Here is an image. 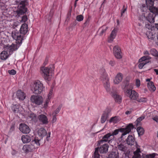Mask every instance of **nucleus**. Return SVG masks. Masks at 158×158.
Masks as SVG:
<instances>
[{
    "instance_id": "nucleus-1",
    "label": "nucleus",
    "mask_w": 158,
    "mask_h": 158,
    "mask_svg": "<svg viewBox=\"0 0 158 158\" xmlns=\"http://www.w3.org/2000/svg\"><path fill=\"white\" fill-rule=\"evenodd\" d=\"M28 31V25L26 23H24L22 25L20 28V32L17 30L13 31L11 36L14 39L16 40V43L19 45H20L22 44V41L25 39V35Z\"/></svg>"
},
{
    "instance_id": "nucleus-2",
    "label": "nucleus",
    "mask_w": 158,
    "mask_h": 158,
    "mask_svg": "<svg viewBox=\"0 0 158 158\" xmlns=\"http://www.w3.org/2000/svg\"><path fill=\"white\" fill-rule=\"evenodd\" d=\"M99 73L101 75L100 78L103 83L104 86L106 91L111 94L110 88V83L108 75L105 69L102 68L100 70Z\"/></svg>"
},
{
    "instance_id": "nucleus-3",
    "label": "nucleus",
    "mask_w": 158,
    "mask_h": 158,
    "mask_svg": "<svg viewBox=\"0 0 158 158\" xmlns=\"http://www.w3.org/2000/svg\"><path fill=\"white\" fill-rule=\"evenodd\" d=\"M30 88L32 92L36 94H40L44 89L43 84L39 80L34 81L31 85Z\"/></svg>"
},
{
    "instance_id": "nucleus-4",
    "label": "nucleus",
    "mask_w": 158,
    "mask_h": 158,
    "mask_svg": "<svg viewBox=\"0 0 158 158\" xmlns=\"http://www.w3.org/2000/svg\"><path fill=\"white\" fill-rule=\"evenodd\" d=\"M40 140L35 138L31 142V145H25L22 148L23 150L25 152H28L31 150L33 148H37L40 145Z\"/></svg>"
},
{
    "instance_id": "nucleus-5",
    "label": "nucleus",
    "mask_w": 158,
    "mask_h": 158,
    "mask_svg": "<svg viewBox=\"0 0 158 158\" xmlns=\"http://www.w3.org/2000/svg\"><path fill=\"white\" fill-rule=\"evenodd\" d=\"M41 70L44 74V77L45 80L50 81L52 77L53 74V67H43Z\"/></svg>"
},
{
    "instance_id": "nucleus-6",
    "label": "nucleus",
    "mask_w": 158,
    "mask_h": 158,
    "mask_svg": "<svg viewBox=\"0 0 158 158\" xmlns=\"http://www.w3.org/2000/svg\"><path fill=\"white\" fill-rule=\"evenodd\" d=\"M15 3L17 5L18 9L17 10V15L19 16L24 13L26 11V8L25 7L26 2L24 1H15Z\"/></svg>"
},
{
    "instance_id": "nucleus-7",
    "label": "nucleus",
    "mask_w": 158,
    "mask_h": 158,
    "mask_svg": "<svg viewBox=\"0 0 158 158\" xmlns=\"http://www.w3.org/2000/svg\"><path fill=\"white\" fill-rule=\"evenodd\" d=\"M124 128H121L115 130L112 133H108L103 136L102 138V140L100 142H102V141H106L108 140V139L110 137H113L114 136V135H116L118 134L119 131L123 132L124 131Z\"/></svg>"
},
{
    "instance_id": "nucleus-8",
    "label": "nucleus",
    "mask_w": 158,
    "mask_h": 158,
    "mask_svg": "<svg viewBox=\"0 0 158 158\" xmlns=\"http://www.w3.org/2000/svg\"><path fill=\"white\" fill-rule=\"evenodd\" d=\"M151 57L148 56H143L139 60L140 63L139 64V67L140 69H142L145 65L151 62L150 60Z\"/></svg>"
},
{
    "instance_id": "nucleus-9",
    "label": "nucleus",
    "mask_w": 158,
    "mask_h": 158,
    "mask_svg": "<svg viewBox=\"0 0 158 158\" xmlns=\"http://www.w3.org/2000/svg\"><path fill=\"white\" fill-rule=\"evenodd\" d=\"M155 14L153 12H152L148 13V16L145 17V15H143L140 17L139 19L140 20L142 21L147 20L150 23H153L154 21V16Z\"/></svg>"
},
{
    "instance_id": "nucleus-10",
    "label": "nucleus",
    "mask_w": 158,
    "mask_h": 158,
    "mask_svg": "<svg viewBox=\"0 0 158 158\" xmlns=\"http://www.w3.org/2000/svg\"><path fill=\"white\" fill-rule=\"evenodd\" d=\"M30 100L32 102L38 105L41 104L43 101V98L41 96L34 95L31 96Z\"/></svg>"
},
{
    "instance_id": "nucleus-11",
    "label": "nucleus",
    "mask_w": 158,
    "mask_h": 158,
    "mask_svg": "<svg viewBox=\"0 0 158 158\" xmlns=\"http://www.w3.org/2000/svg\"><path fill=\"white\" fill-rule=\"evenodd\" d=\"M126 92L127 94V96L132 100H137L139 95L138 94L135 90H131L130 89H127Z\"/></svg>"
},
{
    "instance_id": "nucleus-12",
    "label": "nucleus",
    "mask_w": 158,
    "mask_h": 158,
    "mask_svg": "<svg viewBox=\"0 0 158 158\" xmlns=\"http://www.w3.org/2000/svg\"><path fill=\"white\" fill-rule=\"evenodd\" d=\"M113 53L115 57L117 59H120L122 57L121 48L118 45H116L114 47Z\"/></svg>"
},
{
    "instance_id": "nucleus-13",
    "label": "nucleus",
    "mask_w": 158,
    "mask_h": 158,
    "mask_svg": "<svg viewBox=\"0 0 158 158\" xmlns=\"http://www.w3.org/2000/svg\"><path fill=\"white\" fill-rule=\"evenodd\" d=\"M37 119L39 122L43 124L46 125L48 123V118L44 114H41L37 117Z\"/></svg>"
},
{
    "instance_id": "nucleus-14",
    "label": "nucleus",
    "mask_w": 158,
    "mask_h": 158,
    "mask_svg": "<svg viewBox=\"0 0 158 158\" xmlns=\"http://www.w3.org/2000/svg\"><path fill=\"white\" fill-rule=\"evenodd\" d=\"M19 129L23 133H29L31 131L29 127L25 124L21 123L19 125Z\"/></svg>"
},
{
    "instance_id": "nucleus-15",
    "label": "nucleus",
    "mask_w": 158,
    "mask_h": 158,
    "mask_svg": "<svg viewBox=\"0 0 158 158\" xmlns=\"http://www.w3.org/2000/svg\"><path fill=\"white\" fill-rule=\"evenodd\" d=\"M19 46L20 45L18 44H12L11 45H6L5 48L9 52L10 54L13 51L17 50Z\"/></svg>"
},
{
    "instance_id": "nucleus-16",
    "label": "nucleus",
    "mask_w": 158,
    "mask_h": 158,
    "mask_svg": "<svg viewBox=\"0 0 158 158\" xmlns=\"http://www.w3.org/2000/svg\"><path fill=\"white\" fill-rule=\"evenodd\" d=\"M109 146L107 144H104L101 145L100 147H98V151H99L101 153H106L108 149Z\"/></svg>"
},
{
    "instance_id": "nucleus-17",
    "label": "nucleus",
    "mask_w": 158,
    "mask_h": 158,
    "mask_svg": "<svg viewBox=\"0 0 158 158\" xmlns=\"http://www.w3.org/2000/svg\"><path fill=\"white\" fill-rule=\"evenodd\" d=\"M133 128L134 126L132 123L129 124L128 125L126 126L125 128H124V130L123 132L121 137H123V136L129 133L131 131V130L133 129Z\"/></svg>"
},
{
    "instance_id": "nucleus-18",
    "label": "nucleus",
    "mask_w": 158,
    "mask_h": 158,
    "mask_svg": "<svg viewBox=\"0 0 158 158\" xmlns=\"http://www.w3.org/2000/svg\"><path fill=\"white\" fill-rule=\"evenodd\" d=\"M110 111L109 110H107L105 111L103 114L101 118V122L102 123H104L109 116V114Z\"/></svg>"
},
{
    "instance_id": "nucleus-19",
    "label": "nucleus",
    "mask_w": 158,
    "mask_h": 158,
    "mask_svg": "<svg viewBox=\"0 0 158 158\" xmlns=\"http://www.w3.org/2000/svg\"><path fill=\"white\" fill-rule=\"evenodd\" d=\"M123 75L121 73H118L114 80V84H117L120 82L123 79Z\"/></svg>"
},
{
    "instance_id": "nucleus-20",
    "label": "nucleus",
    "mask_w": 158,
    "mask_h": 158,
    "mask_svg": "<svg viewBox=\"0 0 158 158\" xmlns=\"http://www.w3.org/2000/svg\"><path fill=\"white\" fill-rule=\"evenodd\" d=\"M16 96L20 100H24L26 97L25 93L21 90H18L16 93Z\"/></svg>"
},
{
    "instance_id": "nucleus-21",
    "label": "nucleus",
    "mask_w": 158,
    "mask_h": 158,
    "mask_svg": "<svg viewBox=\"0 0 158 158\" xmlns=\"http://www.w3.org/2000/svg\"><path fill=\"white\" fill-rule=\"evenodd\" d=\"M117 31L118 29L116 28H114L112 30L108 39V41L109 42H111L115 38L116 35Z\"/></svg>"
},
{
    "instance_id": "nucleus-22",
    "label": "nucleus",
    "mask_w": 158,
    "mask_h": 158,
    "mask_svg": "<svg viewBox=\"0 0 158 158\" xmlns=\"http://www.w3.org/2000/svg\"><path fill=\"white\" fill-rule=\"evenodd\" d=\"M135 139L134 137L131 135H129L126 139V143L128 145H132L135 143Z\"/></svg>"
},
{
    "instance_id": "nucleus-23",
    "label": "nucleus",
    "mask_w": 158,
    "mask_h": 158,
    "mask_svg": "<svg viewBox=\"0 0 158 158\" xmlns=\"http://www.w3.org/2000/svg\"><path fill=\"white\" fill-rule=\"evenodd\" d=\"M21 139L23 143H26L31 141V138L29 135H22Z\"/></svg>"
},
{
    "instance_id": "nucleus-24",
    "label": "nucleus",
    "mask_w": 158,
    "mask_h": 158,
    "mask_svg": "<svg viewBox=\"0 0 158 158\" xmlns=\"http://www.w3.org/2000/svg\"><path fill=\"white\" fill-rule=\"evenodd\" d=\"M112 96L114 99L115 101L118 103H120L122 101V98L119 95H118L115 92L111 93Z\"/></svg>"
},
{
    "instance_id": "nucleus-25",
    "label": "nucleus",
    "mask_w": 158,
    "mask_h": 158,
    "mask_svg": "<svg viewBox=\"0 0 158 158\" xmlns=\"http://www.w3.org/2000/svg\"><path fill=\"white\" fill-rule=\"evenodd\" d=\"M47 134L46 130L43 128L39 129L38 131V134L41 138H43Z\"/></svg>"
},
{
    "instance_id": "nucleus-26",
    "label": "nucleus",
    "mask_w": 158,
    "mask_h": 158,
    "mask_svg": "<svg viewBox=\"0 0 158 158\" xmlns=\"http://www.w3.org/2000/svg\"><path fill=\"white\" fill-rule=\"evenodd\" d=\"M114 137H110V138H108V140L106 141H102V142H100V141L102 140V139L98 141V143L97 144V146H99L102 143H103V142H108V143L110 144V145L111 146H113L114 143H112V142L113 141H114Z\"/></svg>"
},
{
    "instance_id": "nucleus-27",
    "label": "nucleus",
    "mask_w": 158,
    "mask_h": 158,
    "mask_svg": "<svg viewBox=\"0 0 158 158\" xmlns=\"http://www.w3.org/2000/svg\"><path fill=\"white\" fill-rule=\"evenodd\" d=\"M9 57V54L7 51H3L0 54V58L1 60H5Z\"/></svg>"
},
{
    "instance_id": "nucleus-28",
    "label": "nucleus",
    "mask_w": 158,
    "mask_h": 158,
    "mask_svg": "<svg viewBox=\"0 0 158 158\" xmlns=\"http://www.w3.org/2000/svg\"><path fill=\"white\" fill-rule=\"evenodd\" d=\"M148 87L150 91L151 92H154L156 89V88L154 85L153 82H148Z\"/></svg>"
},
{
    "instance_id": "nucleus-29",
    "label": "nucleus",
    "mask_w": 158,
    "mask_h": 158,
    "mask_svg": "<svg viewBox=\"0 0 158 158\" xmlns=\"http://www.w3.org/2000/svg\"><path fill=\"white\" fill-rule=\"evenodd\" d=\"M141 152L140 149L138 148L135 151L133 152L134 155L132 158H140L141 155L140 153Z\"/></svg>"
},
{
    "instance_id": "nucleus-30",
    "label": "nucleus",
    "mask_w": 158,
    "mask_h": 158,
    "mask_svg": "<svg viewBox=\"0 0 158 158\" xmlns=\"http://www.w3.org/2000/svg\"><path fill=\"white\" fill-rule=\"evenodd\" d=\"M118 149L124 153L127 150V147L122 143H120L118 146Z\"/></svg>"
},
{
    "instance_id": "nucleus-31",
    "label": "nucleus",
    "mask_w": 158,
    "mask_h": 158,
    "mask_svg": "<svg viewBox=\"0 0 158 158\" xmlns=\"http://www.w3.org/2000/svg\"><path fill=\"white\" fill-rule=\"evenodd\" d=\"M120 120V117L118 116L111 117L110 120V122H113L114 123H116L119 122Z\"/></svg>"
},
{
    "instance_id": "nucleus-32",
    "label": "nucleus",
    "mask_w": 158,
    "mask_h": 158,
    "mask_svg": "<svg viewBox=\"0 0 158 158\" xmlns=\"http://www.w3.org/2000/svg\"><path fill=\"white\" fill-rule=\"evenodd\" d=\"M150 53L152 55L156 57V60H158V52L156 49H152L150 50Z\"/></svg>"
},
{
    "instance_id": "nucleus-33",
    "label": "nucleus",
    "mask_w": 158,
    "mask_h": 158,
    "mask_svg": "<svg viewBox=\"0 0 158 158\" xmlns=\"http://www.w3.org/2000/svg\"><path fill=\"white\" fill-rule=\"evenodd\" d=\"M118 154L116 152H111L108 156V158H118Z\"/></svg>"
},
{
    "instance_id": "nucleus-34",
    "label": "nucleus",
    "mask_w": 158,
    "mask_h": 158,
    "mask_svg": "<svg viewBox=\"0 0 158 158\" xmlns=\"http://www.w3.org/2000/svg\"><path fill=\"white\" fill-rule=\"evenodd\" d=\"M20 106L18 105H14L12 107V110L15 113H18L19 111V109Z\"/></svg>"
},
{
    "instance_id": "nucleus-35",
    "label": "nucleus",
    "mask_w": 158,
    "mask_h": 158,
    "mask_svg": "<svg viewBox=\"0 0 158 158\" xmlns=\"http://www.w3.org/2000/svg\"><path fill=\"white\" fill-rule=\"evenodd\" d=\"M154 0H146V4L148 6L150 7H152L154 4Z\"/></svg>"
},
{
    "instance_id": "nucleus-36",
    "label": "nucleus",
    "mask_w": 158,
    "mask_h": 158,
    "mask_svg": "<svg viewBox=\"0 0 158 158\" xmlns=\"http://www.w3.org/2000/svg\"><path fill=\"white\" fill-rule=\"evenodd\" d=\"M62 106V105H59L56 109L53 112L52 115H56V114L60 112Z\"/></svg>"
},
{
    "instance_id": "nucleus-37",
    "label": "nucleus",
    "mask_w": 158,
    "mask_h": 158,
    "mask_svg": "<svg viewBox=\"0 0 158 158\" xmlns=\"http://www.w3.org/2000/svg\"><path fill=\"white\" fill-rule=\"evenodd\" d=\"M29 117L31 118V119L33 120L34 122H36L37 120V118L36 115L34 113H31L29 115Z\"/></svg>"
},
{
    "instance_id": "nucleus-38",
    "label": "nucleus",
    "mask_w": 158,
    "mask_h": 158,
    "mask_svg": "<svg viewBox=\"0 0 158 158\" xmlns=\"http://www.w3.org/2000/svg\"><path fill=\"white\" fill-rule=\"evenodd\" d=\"M137 131L139 135H142L144 133V130L142 127H138L137 128Z\"/></svg>"
},
{
    "instance_id": "nucleus-39",
    "label": "nucleus",
    "mask_w": 158,
    "mask_h": 158,
    "mask_svg": "<svg viewBox=\"0 0 158 158\" xmlns=\"http://www.w3.org/2000/svg\"><path fill=\"white\" fill-rule=\"evenodd\" d=\"M100 155L98 153V148H95L94 158H100Z\"/></svg>"
},
{
    "instance_id": "nucleus-40",
    "label": "nucleus",
    "mask_w": 158,
    "mask_h": 158,
    "mask_svg": "<svg viewBox=\"0 0 158 158\" xmlns=\"http://www.w3.org/2000/svg\"><path fill=\"white\" fill-rule=\"evenodd\" d=\"M136 100L140 102H147V99L145 98L140 97L139 98H138Z\"/></svg>"
},
{
    "instance_id": "nucleus-41",
    "label": "nucleus",
    "mask_w": 158,
    "mask_h": 158,
    "mask_svg": "<svg viewBox=\"0 0 158 158\" xmlns=\"http://www.w3.org/2000/svg\"><path fill=\"white\" fill-rule=\"evenodd\" d=\"M127 6L125 7L124 5L123 6V8L121 10V17H122L123 14L127 11Z\"/></svg>"
},
{
    "instance_id": "nucleus-42",
    "label": "nucleus",
    "mask_w": 158,
    "mask_h": 158,
    "mask_svg": "<svg viewBox=\"0 0 158 158\" xmlns=\"http://www.w3.org/2000/svg\"><path fill=\"white\" fill-rule=\"evenodd\" d=\"M50 99L47 98L44 105V108H45V109L47 108L48 107V105L50 102Z\"/></svg>"
},
{
    "instance_id": "nucleus-43",
    "label": "nucleus",
    "mask_w": 158,
    "mask_h": 158,
    "mask_svg": "<svg viewBox=\"0 0 158 158\" xmlns=\"http://www.w3.org/2000/svg\"><path fill=\"white\" fill-rule=\"evenodd\" d=\"M53 96V89H52L50 90V91L47 96V98L51 99Z\"/></svg>"
},
{
    "instance_id": "nucleus-44",
    "label": "nucleus",
    "mask_w": 158,
    "mask_h": 158,
    "mask_svg": "<svg viewBox=\"0 0 158 158\" xmlns=\"http://www.w3.org/2000/svg\"><path fill=\"white\" fill-rule=\"evenodd\" d=\"M155 153H153L149 155H147L145 156V158H154L155 157Z\"/></svg>"
},
{
    "instance_id": "nucleus-45",
    "label": "nucleus",
    "mask_w": 158,
    "mask_h": 158,
    "mask_svg": "<svg viewBox=\"0 0 158 158\" xmlns=\"http://www.w3.org/2000/svg\"><path fill=\"white\" fill-rule=\"evenodd\" d=\"M140 8L143 12H146L148 10V8L145 5H142Z\"/></svg>"
},
{
    "instance_id": "nucleus-46",
    "label": "nucleus",
    "mask_w": 158,
    "mask_h": 158,
    "mask_svg": "<svg viewBox=\"0 0 158 158\" xmlns=\"http://www.w3.org/2000/svg\"><path fill=\"white\" fill-rule=\"evenodd\" d=\"M20 25V23L18 21H15L13 24V27L14 28H15Z\"/></svg>"
},
{
    "instance_id": "nucleus-47",
    "label": "nucleus",
    "mask_w": 158,
    "mask_h": 158,
    "mask_svg": "<svg viewBox=\"0 0 158 158\" xmlns=\"http://www.w3.org/2000/svg\"><path fill=\"white\" fill-rule=\"evenodd\" d=\"M8 73L10 75H14L16 73V71L14 69H12L8 71Z\"/></svg>"
},
{
    "instance_id": "nucleus-48",
    "label": "nucleus",
    "mask_w": 158,
    "mask_h": 158,
    "mask_svg": "<svg viewBox=\"0 0 158 158\" xmlns=\"http://www.w3.org/2000/svg\"><path fill=\"white\" fill-rule=\"evenodd\" d=\"M27 19V16L24 15L22 18L21 21L23 22H26Z\"/></svg>"
},
{
    "instance_id": "nucleus-49",
    "label": "nucleus",
    "mask_w": 158,
    "mask_h": 158,
    "mask_svg": "<svg viewBox=\"0 0 158 158\" xmlns=\"http://www.w3.org/2000/svg\"><path fill=\"white\" fill-rule=\"evenodd\" d=\"M52 123H55L56 120V115H52Z\"/></svg>"
},
{
    "instance_id": "nucleus-50",
    "label": "nucleus",
    "mask_w": 158,
    "mask_h": 158,
    "mask_svg": "<svg viewBox=\"0 0 158 158\" xmlns=\"http://www.w3.org/2000/svg\"><path fill=\"white\" fill-rule=\"evenodd\" d=\"M140 81L138 79H137L136 81V86L138 87H139L140 85Z\"/></svg>"
},
{
    "instance_id": "nucleus-51",
    "label": "nucleus",
    "mask_w": 158,
    "mask_h": 158,
    "mask_svg": "<svg viewBox=\"0 0 158 158\" xmlns=\"http://www.w3.org/2000/svg\"><path fill=\"white\" fill-rule=\"evenodd\" d=\"M144 118V116L140 117L137 119L136 121L138 122H140Z\"/></svg>"
},
{
    "instance_id": "nucleus-52",
    "label": "nucleus",
    "mask_w": 158,
    "mask_h": 158,
    "mask_svg": "<svg viewBox=\"0 0 158 158\" xmlns=\"http://www.w3.org/2000/svg\"><path fill=\"white\" fill-rule=\"evenodd\" d=\"M53 11H52V10H51L50 13L49 14V17L48 18V20L50 21L52 17V15H53Z\"/></svg>"
},
{
    "instance_id": "nucleus-53",
    "label": "nucleus",
    "mask_w": 158,
    "mask_h": 158,
    "mask_svg": "<svg viewBox=\"0 0 158 158\" xmlns=\"http://www.w3.org/2000/svg\"><path fill=\"white\" fill-rule=\"evenodd\" d=\"M109 64L112 66H114L115 64V62L114 60H110L109 62Z\"/></svg>"
},
{
    "instance_id": "nucleus-54",
    "label": "nucleus",
    "mask_w": 158,
    "mask_h": 158,
    "mask_svg": "<svg viewBox=\"0 0 158 158\" xmlns=\"http://www.w3.org/2000/svg\"><path fill=\"white\" fill-rule=\"evenodd\" d=\"M105 28H104V27H103V29L102 30V31H101V33L102 34H103V33H104L106 31V30H107V28H108V27H105Z\"/></svg>"
},
{
    "instance_id": "nucleus-55",
    "label": "nucleus",
    "mask_w": 158,
    "mask_h": 158,
    "mask_svg": "<svg viewBox=\"0 0 158 158\" xmlns=\"http://www.w3.org/2000/svg\"><path fill=\"white\" fill-rule=\"evenodd\" d=\"M143 54L144 55H146L145 56H148L150 54L149 52L147 50L145 51H144L143 52Z\"/></svg>"
},
{
    "instance_id": "nucleus-56",
    "label": "nucleus",
    "mask_w": 158,
    "mask_h": 158,
    "mask_svg": "<svg viewBox=\"0 0 158 158\" xmlns=\"http://www.w3.org/2000/svg\"><path fill=\"white\" fill-rule=\"evenodd\" d=\"M152 119L156 122L158 123V118L157 117H155L153 118Z\"/></svg>"
},
{
    "instance_id": "nucleus-57",
    "label": "nucleus",
    "mask_w": 158,
    "mask_h": 158,
    "mask_svg": "<svg viewBox=\"0 0 158 158\" xmlns=\"http://www.w3.org/2000/svg\"><path fill=\"white\" fill-rule=\"evenodd\" d=\"M83 17L82 15H80V21H81L83 20Z\"/></svg>"
},
{
    "instance_id": "nucleus-58",
    "label": "nucleus",
    "mask_w": 158,
    "mask_h": 158,
    "mask_svg": "<svg viewBox=\"0 0 158 158\" xmlns=\"http://www.w3.org/2000/svg\"><path fill=\"white\" fill-rule=\"evenodd\" d=\"M154 71L156 73L157 75H158V69H154Z\"/></svg>"
},
{
    "instance_id": "nucleus-59",
    "label": "nucleus",
    "mask_w": 158,
    "mask_h": 158,
    "mask_svg": "<svg viewBox=\"0 0 158 158\" xmlns=\"http://www.w3.org/2000/svg\"><path fill=\"white\" fill-rule=\"evenodd\" d=\"M131 113V112L129 111H127L126 112L125 114H129Z\"/></svg>"
},
{
    "instance_id": "nucleus-60",
    "label": "nucleus",
    "mask_w": 158,
    "mask_h": 158,
    "mask_svg": "<svg viewBox=\"0 0 158 158\" xmlns=\"http://www.w3.org/2000/svg\"><path fill=\"white\" fill-rule=\"evenodd\" d=\"M78 0H76L75 2V3H74V7H76V4H77V2L78 1Z\"/></svg>"
},
{
    "instance_id": "nucleus-61",
    "label": "nucleus",
    "mask_w": 158,
    "mask_h": 158,
    "mask_svg": "<svg viewBox=\"0 0 158 158\" xmlns=\"http://www.w3.org/2000/svg\"><path fill=\"white\" fill-rule=\"evenodd\" d=\"M150 80H151L150 79L148 78V79H146V81H148V82H151L150 81Z\"/></svg>"
},
{
    "instance_id": "nucleus-62",
    "label": "nucleus",
    "mask_w": 158,
    "mask_h": 158,
    "mask_svg": "<svg viewBox=\"0 0 158 158\" xmlns=\"http://www.w3.org/2000/svg\"><path fill=\"white\" fill-rule=\"evenodd\" d=\"M77 20L78 21H79V15H77Z\"/></svg>"
},
{
    "instance_id": "nucleus-63",
    "label": "nucleus",
    "mask_w": 158,
    "mask_h": 158,
    "mask_svg": "<svg viewBox=\"0 0 158 158\" xmlns=\"http://www.w3.org/2000/svg\"><path fill=\"white\" fill-rule=\"evenodd\" d=\"M117 23L118 25L119 23V21L118 19H117Z\"/></svg>"
},
{
    "instance_id": "nucleus-64",
    "label": "nucleus",
    "mask_w": 158,
    "mask_h": 158,
    "mask_svg": "<svg viewBox=\"0 0 158 158\" xmlns=\"http://www.w3.org/2000/svg\"><path fill=\"white\" fill-rule=\"evenodd\" d=\"M156 27L158 30V24H156Z\"/></svg>"
}]
</instances>
